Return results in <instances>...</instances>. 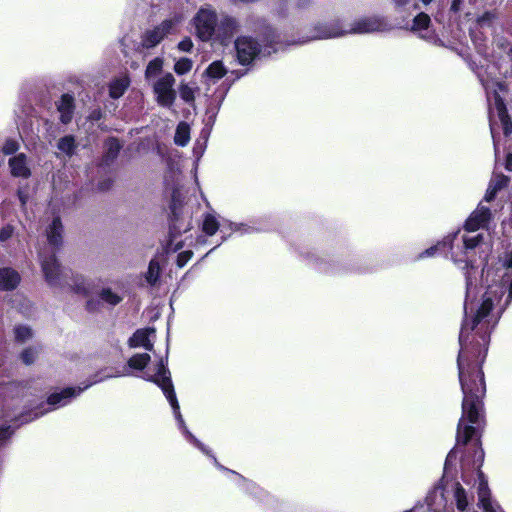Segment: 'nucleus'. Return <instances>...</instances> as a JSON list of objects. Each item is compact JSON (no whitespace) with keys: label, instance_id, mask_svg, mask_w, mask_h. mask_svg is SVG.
I'll return each instance as SVG.
<instances>
[{"label":"nucleus","instance_id":"dca6fc26","mask_svg":"<svg viewBox=\"0 0 512 512\" xmlns=\"http://www.w3.org/2000/svg\"><path fill=\"white\" fill-rule=\"evenodd\" d=\"M496 111L497 116L500 122L503 125L504 133L506 135L510 134L512 131V123L509 120L505 104L500 96L496 95L494 98V107L490 109V121L492 122V113Z\"/></svg>","mask_w":512,"mask_h":512},{"label":"nucleus","instance_id":"9b49d317","mask_svg":"<svg viewBox=\"0 0 512 512\" xmlns=\"http://www.w3.org/2000/svg\"><path fill=\"white\" fill-rule=\"evenodd\" d=\"M175 23L171 19L162 21L159 25L151 30H147L143 36L141 43L145 48H153L158 45L168 34H170Z\"/></svg>","mask_w":512,"mask_h":512},{"label":"nucleus","instance_id":"f3484780","mask_svg":"<svg viewBox=\"0 0 512 512\" xmlns=\"http://www.w3.org/2000/svg\"><path fill=\"white\" fill-rule=\"evenodd\" d=\"M57 110L60 114V121L63 124L71 122L74 111V98L69 94H64L57 102Z\"/></svg>","mask_w":512,"mask_h":512},{"label":"nucleus","instance_id":"f257e3e1","mask_svg":"<svg viewBox=\"0 0 512 512\" xmlns=\"http://www.w3.org/2000/svg\"><path fill=\"white\" fill-rule=\"evenodd\" d=\"M512 268V254L497 267L481 272V282L485 275V286L479 285V272L471 266L466 273L465 318L459 335L460 352L457 359L459 381L463 392L462 417L458 423L457 442L466 444L475 434V427L482 419L483 402L486 392L484 374L481 370L490 340L491 329L499 316L493 308L504 294L508 280L507 271Z\"/></svg>","mask_w":512,"mask_h":512},{"label":"nucleus","instance_id":"a19ab883","mask_svg":"<svg viewBox=\"0 0 512 512\" xmlns=\"http://www.w3.org/2000/svg\"><path fill=\"white\" fill-rule=\"evenodd\" d=\"M73 289L77 293L86 294L87 293V289H86L85 279L83 277H76L75 280H74Z\"/></svg>","mask_w":512,"mask_h":512},{"label":"nucleus","instance_id":"6e6d98bb","mask_svg":"<svg viewBox=\"0 0 512 512\" xmlns=\"http://www.w3.org/2000/svg\"><path fill=\"white\" fill-rule=\"evenodd\" d=\"M453 457V451H451L447 456V462L450 461Z\"/></svg>","mask_w":512,"mask_h":512},{"label":"nucleus","instance_id":"5701e85b","mask_svg":"<svg viewBox=\"0 0 512 512\" xmlns=\"http://www.w3.org/2000/svg\"><path fill=\"white\" fill-rule=\"evenodd\" d=\"M227 73V69L221 61L212 62L205 70L204 76L213 83L223 78Z\"/></svg>","mask_w":512,"mask_h":512},{"label":"nucleus","instance_id":"b1692460","mask_svg":"<svg viewBox=\"0 0 512 512\" xmlns=\"http://www.w3.org/2000/svg\"><path fill=\"white\" fill-rule=\"evenodd\" d=\"M174 141L179 146H186L190 141V127L186 122H180L176 128Z\"/></svg>","mask_w":512,"mask_h":512},{"label":"nucleus","instance_id":"4d7b16f0","mask_svg":"<svg viewBox=\"0 0 512 512\" xmlns=\"http://www.w3.org/2000/svg\"><path fill=\"white\" fill-rule=\"evenodd\" d=\"M263 53H264V54H270V53H271V50H270V49H269V50H266V49H265Z\"/></svg>","mask_w":512,"mask_h":512},{"label":"nucleus","instance_id":"4c0bfd02","mask_svg":"<svg viewBox=\"0 0 512 512\" xmlns=\"http://www.w3.org/2000/svg\"><path fill=\"white\" fill-rule=\"evenodd\" d=\"M179 93L180 97L187 103L193 102L195 99L194 88L187 83L180 84Z\"/></svg>","mask_w":512,"mask_h":512},{"label":"nucleus","instance_id":"7c9ffc66","mask_svg":"<svg viewBox=\"0 0 512 512\" xmlns=\"http://www.w3.org/2000/svg\"><path fill=\"white\" fill-rule=\"evenodd\" d=\"M429 24L430 17L426 13L421 12L414 17L411 30L415 32H420L424 29H427Z\"/></svg>","mask_w":512,"mask_h":512},{"label":"nucleus","instance_id":"de8ad7c7","mask_svg":"<svg viewBox=\"0 0 512 512\" xmlns=\"http://www.w3.org/2000/svg\"><path fill=\"white\" fill-rule=\"evenodd\" d=\"M505 167L507 170L512 171V154L507 155Z\"/></svg>","mask_w":512,"mask_h":512},{"label":"nucleus","instance_id":"2f4dec72","mask_svg":"<svg viewBox=\"0 0 512 512\" xmlns=\"http://www.w3.org/2000/svg\"><path fill=\"white\" fill-rule=\"evenodd\" d=\"M163 67V60L161 58H155L151 60L145 71V77L146 79H150L151 77L159 74Z\"/></svg>","mask_w":512,"mask_h":512},{"label":"nucleus","instance_id":"49530a36","mask_svg":"<svg viewBox=\"0 0 512 512\" xmlns=\"http://www.w3.org/2000/svg\"><path fill=\"white\" fill-rule=\"evenodd\" d=\"M462 0H452L451 11L458 12L461 9Z\"/></svg>","mask_w":512,"mask_h":512},{"label":"nucleus","instance_id":"c85d7f7f","mask_svg":"<svg viewBox=\"0 0 512 512\" xmlns=\"http://www.w3.org/2000/svg\"><path fill=\"white\" fill-rule=\"evenodd\" d=\"M150 361V355L147 353L136 354L128 360L129 368L143 370Z\"/></svg>","mask_w":512,"mask_h":512},{"label":"nucleus","instance_id":"603ef678","mask_svg":"<svg viewBox=\"0 0 512 512\" xmlns=\"http://www.w3.org/2000/svg\"><path fill=\"white\" fill-rule=\"evenodd\" d=\"M181 248H182L181 243H180V242H177V243H175L173 250H174V251H177V250H179V249H181Z\"/></svg>","mask_w":512,"mask_h":512},{"label":"nucleus","instance_id":"09e8293b","mask_svg":"<svg viewBox=\"0 0 512 512\" xmlns=\"http://www.w3.org/2000/svg\"><path fill=\"white\" fill-rule=\"evenodd\" d=\"M18 197H19V200H20L21 204L25 205V203L27 201V195L23 191L19 190L18 191Z\"/></svg>","mask_w":512,"mask_h":512},{"label":"nucleus","instance_id":"aec40b11","mask_svg":"<svg viewBox=\"0 0 512 512\" xmlns=\"http://www.w3.org/2000/svg\"><path fill=\"white\" fill-rule=\"evenodd\" d=\"M9 166L13 176L26 178L30 175V169L27 166L26 156L22 153L11 158L9 160Z\"/></svg>","mask_w":512,"mask_h":512},{"label":"nucleus","instance_id":"4468645a","mask_svg":"<svg viewBox=\"0 0 512 512\" xmlns=\"http://www.w3.org/2000/svg\"><path fill=\"white\" fill-rule=\"evenodd\" d=\"M155 336L154 328H146L137 330L129 339V346L132 348L143 347L146 350L152 351L153 343L151 338Z\"/></svg>","mask_w":512,"mask_h":512},{"label":"nucleus","instance_id":"e433bc0d","mask_svg":"<svg viewBox=\"0 0 512 512\" xmlns=\"http://www.w3.org/2000/svg\"><path fill=\"white\" fill-rule=\"evenodd\" d=\"M496 19L497 14L495 12H485L477 19L476 24L479 28H491Z\"/></svg>","mask_w":512,"mask_h":512},{"label":"nucleus","instance_id":"473e14b6","mask_svg":"<svg viewBox=\"0 0 512 512\" xmlns=\"http://www.w3.org/2000/svg\"><path fill=\"white\" fill-rule=\"evenodd\" d=\"M497 46L500 49L499 59L502 62H509L511 61V53H512V46L511 44L506 40H499L497 42Z\"/></svg>","mask_w":512,"mask_h":512},{"label":"nucleus","instance_id":"a18cd8bd","mask_svg":"<svg viewBox=\"0 0 512 512\" xmlns=\"http://www.w3.org/2000/svg\"><path fill=\"white\" fill-rule=\"evenodd\" d=\"M404 512H431V509L429 506L421 505V506H415L414 508H412L410 510H406Z\"/></svg>","mask_w":512,"mask_h":512},{"label":"nucleus","instance_id":"8fccbe9b","mask_svg":"<svg viewBox=\"0 0 512 512\" xmlns=\"http://www.w3.org/2000/svg\"><path fill=\"white\" fill-rule=\"evenodd\" d=\"M126 375H129V372L127 370H125L123 373H116V374H109V375H106V378H110V377H121V376H126Z\"/></svg>","mask_w":512,"mask_h":512},{"label":"nucleus","instance_id":"bb28decb","mask_svg":"<svg viewBox=\"0 0 512 512\" xmlns=\"http://www.w3.org/2000/svg\"><path fill=\"white\" fill-rule=\"evenodd\" d=\"M57 148L66 156H72L76 148L75 138L71 135L62 137L57 143Z\"/></svg>","mask_w":512,"mask_h":512},{"label":"nucleus","instance_id":"13d9d810","mask_svg":"<svg viewBox=\"0 0 512 512\" xmlns=\"http://www.w3.org/2000/svg\"><path fill=\"white\" fill-rule=\"evenodd\" d=\"M490 130H491V133L493 134V127L492 126L490 127Z\"/></svg>","mask_w":512,"mask_h":512},{"label":"nucleus","instance_id":"2eb2a0df","mask_svg":"<svg viewBox=\"0 0 512 512\" xmlns=\"http://www.w3.org/2000/svg\"><path fill=\"white\" fill-rule=\"evenodd\" d=\"M130 83V78L125 73L114 77L108 85L109 96L113 99L120 98L128 89Z\"/></svg>","mask_w":512,"mask_h":512},{"label":"nucleus","instance_id":"f8f14e48","mask_svg":"<svg viewBox=\"0 0 512 512\" xmlns=\"http://www.w3.org/2000/svg\"><path fill=\"white\" fill-rule=\"evenodd\" d=\"M457 235H458V232H456L453 235L447 236L446 238H444V240L442 242H439L435 246H432V247L426 249L424 252H422L419 255V258L421 259V258H425V257H431V256L435 255V253L438 250H440L441 247L449 246L450 249L452 250L451 257H452L453 261L455 263H457V264L465 263L464 267L467 268L468 267V262L471 261V260L470 259H466V256L463 253V248L459 252L458 251H454V247L452 245V242L457 237Z\"/></svg>","mask_w":512,"mask_h":512},{"label":"nucleus","instance_id":"a878e982","mask_svg":"<svg viewBox=\"0 0 512 512\" xmlns=\"http://www.w3.org/2000/svg\"><path fill=\"white\" fill-rule=\"evenodd\" d=\"M99 298L102 302L110 306H116L123 300V296L113 291L111 288H103L99 292Z\"/></svg>","mask_w":512,"mask_h":512},{"label":"nucleus","instance_id":"3c124183","mask_svg":"<svg viewBox=\"0 0 512 512\" xmlns=\"http://www.w3.org/2000/svg\"><path fill=\"white\" fill-rule=\"evenodd\" d=\"M398 7H402L408 4L409 0H393Z\"/></svg>","mask_w":512,"mask_h":512},{"label":"nucleus","instance_id":"20e7f679","mask_svg":"<svg viewBox=\"0 0 512 512\" xmlns=\"http://www.w3.org/2000/svg\"><path fill=\"white\" fill-rule=\"evenodd\" d=\"M143 378L147 381L153 382L157 384L163 391L167 400L169 401L176 420L178 421L179 428L186 435L187 439L193 443L198 449H200L204 454L209 455L210 451L207 447L201 443L186 427L185 422L180 413V407L176 398V394L174 392V387L170 378V372L166 368L164 360L161 359L153 372L150 370L146 371L143 375Z\"/></svg>","mask_w":512,"mask_h":512},{"label":"nucleus","instance_id":"ddd939ff","mask_svg":"<svg viewBox=\"0 0 512 512\" xmlns=\"http://www.w3.org/2000/svg\"><path fill=\"white\" fill-rule=\"evenodd\" d=\"M478 505L484 512H503L490 498L488 482L482 472L478 473Z\"/></svg>","mask_w":512,"mask_h":512},{"label":"nucleus","instance_id":"864d4df0","mask_svg":"<svg viewBox=\"0 0 512 512\" xmlns=\"http://www.w3.org/2000/svg\"><path fill=\"white\" fill-rule=\"evenodd\" d=\"M508 298H509L510 300L512 299V280H511L510 287H509V295H508Z\"/></svg>","mask_w":512,"mask_h":512},{"label":"nucleus","instance_id":"412c9836","mask_svg":"<svg viewBox=\"0 0 512 512\" xmlns=\"http://www.w3.org/2000/svg\"><path fill=\"white\" fill-rule=\"evenodd\" d=\"M227 221L228 220H224L222 223H220L215 215L208 213L204 216L202 230L208 236L214 235L220 227L222 228L221 232H224L225 228L227 227Z\"/></svg>","mask_w":512,"mask_h":512},{"label":"nucleus","instance_id":"423d86ee","mask_svg":"<svg viewBox=\"0 0 512 512\" xmlns=\"http://www.w3.org/2000/svg\"><path fill=\"white\" fill-rule=\"evenodd\" d=\"M175 78L171 73L161 75L152 85L158 105L171 108L176 100Z\"/></svg>","mask_w":512,"mask_h":512},{"label":"nucleus","instance_id":"4be33fe9","mask_svg":"<svg viewBox=\"0 0 512 512\" xmlns=\"http://www.w3.org/2000/svg\"><path fill=\"white\" fill-rule=\"evenodd\" d=\"M47 239L49 244L56 248L62 241V224L59 217H55L47 229Z\"/></svg>","mask_w":512,"mask_h":512},{"label":"nucleus","instance_id":"79ce46f5","mask_svg":"<svg viewBox=\"0 0 512 512\" xmlns=\"http://www.w3.org/2000/svg\"><path fill=\"white\" fill-rule=\"evenodd\" d=\"M18 149V144L14 140H7L2 148L4 154H12Z\"/></svg>","mask_w":512,"mask_h":512},{"label":"nucleus","instance_id":"cd10ccee","mask_svg":"<svg viewBox=\"0 0 512 512\" xmlns=\"http://www.w3.org/2000/svg\"><path fill=\"white\" fill-rule=\"evenodd\" d=\"M160 270L159 262L152 259L149 263L148 270L145 273V279L149 285L153 286L157 283L160 276Z\"/></svg>","mask_w":512,"mask_h":512},{"label":"nucleus","instance_id":"f704fd0d","mask_svg":"<svg viewBox=\"0 0 512 512\" xmlns=\"http://www.w3.org/2000/svg\"><path fill=\"white\" fill-rule=\"evenodd\" d=\"M227 227L230 229L231 232H236L241 235L244 234H250L256 231V229L248 224L245 223H233L230 221H227Z\"/></svg>","mask_w":512,"mask_h":512},{"label":"nucleus","instance_id":"9d476101","mask_svg":"<svg viewBox=\"0 0 512 512\" xmlns=\"http://www.w3.org/2000/svg\"><path fill=\"white\" fill-rule=\"evenodd\" d=\"M236 55L241 65L250 64L260 53L259 44L251 37L242 36L235 41Z\"/></svg>","mask_w":512,"mask_h":512},{"label":"nucleus","instance_id":"39448f33","mask_svg":"<svg viewBox=\"0 0 512 512\" xmlns=\"http://www.w3.org/2000/svg\"><path fill=\"white\" fill-rule=\"evenodd\" d=\"M491 218L490 210L482 204L472 212L465 222L466 234L462 236L463 253L466 259L471 258L473 250L478 247L482 240L481 234L470 235L480 228H484Z\"/></svg>","mask_w":512,"mask_h":512},{"label":"nucleus","instance_id":"ea45409f","mask_svg":"<svg viewBox=\"0 0 512 512\" xmlns=\"http://www.w3.org/2000/svg\"><path fill=\"white\" fill-rule=\"evenodd\" d=\"M193 252L190 250L183 251L179 253L177 257V265L181 268L187 264V262L191 259Z\"/></svg>","mask_w":512,"mask_h":512},{"label":"nucleus","instance_id":"c9c22d12","mask_svg":"<svg viewBox=\"0 0 512 512\" xmlns=\"http://www.w3.org/2000/svg\"><path fill=\"white\" fill-rule=\"evenodd\" d=\"M193 66V62L189 58H180L174 65V71L178 75H184L188 73Z\"/></svg>","mask_w":512,"mask_h":512},{"label":"nucleus","instance_id":"58836bf2","mask_svg":"<svg viewBox=\"0 0 512 512\" xmlns=\"http://www.w3.org/2000/svg\"><path fill=\"white\" fill-rule=\"evenodd\" d=\"M38 354H39V350L36 347H29V348H26L21 353V359L25 364L29 365V364H32L36 360Z\"/></svg>","mask_w":512,"mask_h":512},{"label":"nucleus","instance_id":"c03bdc74","mask_svg":"<svg viewBox=\"0 0 512 512\" xmlns=\"http://www.w3.org/2000/svg\"><path fill=\"white\" fill-rule=\"evenodd\" d=\"M13 234V227L10 226V225H7L5 227H3L1 230H0V241H6L8 240L9 238H11Z\"/></svg>","mask_w":512,"mask_h":512},{"label":"nucleus","instance_id":"7ed1b4c3","mask_svg":"<svg viewBox=\"0 0 512 512\" xmlns=\"http://www.w3.org/2000/svg\"><path fill=\"white\" fill-rule=\"evenodd\" d=\"M191 26L195 36L203 41H214L226 45L237 32L236 19L227 14H219L208 3L199 7L191 19Z\"/></svg>","mask_w":512,"mask_h":512},{"label":"nucleus","instance_id":"c756f323","mask_svg":"<svg viewBox=\"0 0 512 512\" xmlns=\"http://www.w3.org/2000/svg\"><path fill=\"white\" fill-rule=\"evenodd\" d=\"M14 337L18 343H25L33 337V332L28 326L18 325L14 328Z\"/></svg>","mask_w":512,"mask_h":512},{"label":"nucleus","instance_id":"6ab92c4d","mask_svg":"<svg viewBox=\"0 0 512 512\" xmlns=\"http://www.w3.org/2000/svg\"><path fill=\"white\" fill-rule=\"evenodd\" d=\"M509 183V178L503 174H494L490 180L484 200L487 202L492 201L498 191L506 187Z\"/></svg>","mask_w":512,"mask_h":512},{"label":"nucleus","instance_id":"393cba45","mask_svg":"<svg viewBox=\"0 0 512 512\" xmlns=\"http://www.w3.org/2000/svg\"><path fill=\"white\" fill-rule=\"evenodd\" d=\"M454 498L458 512H468L469 500L465 489L460 484L455 487Z\"/></svg>","mask_w":512,"mask_h":512},{"label":"nucleus","instance_id":"6e6552de","mask_svg":"<svg viewBox=\"0 0 512 512\" xmlns=\"http://www.w3.org/2000/svg\"><path fill=\"white\" fill-rule=\"evenodd\" d=\"M347 32L346 24L340 20L319 22L313 27L311 34L303 42L342 37Z\"/></svg>","mask_w":512,"mask_h":512},{"label":"nucleus","instance_id":"72a5a7b5","mask_svg":"<svg viewBox=\"0 0 512 512\" xmlns=\"http://www.w3.org/2000/svg\"><path fill=\"white\" fill-rule=\"evenodd\" d=\"M105 148H106V158L112 160L117 156L118 152L121 149V145L117 139L110 138L106 141Z\"/></svg>","mask_w":512,"mask_h":512},{"label":"nucleus","instance_id":"5fc2aeb1","mask_svg":"<svg viewBox=\"0 0 512 512\" xmlns=\"http://www.w3.org/2000/svg\"><path fill=\"white\" fill-rule=\"evenodd\" d=\"M424 5H428L432 2V0H420Z\"/></svg>","mask_w":512,"mask_h":512},{"label":"nucleus","instance_id":"0eeeda50","mask_svg":"<svg viewBox=\"0 0 512 512\" xmlns=\"http://www.w3.org/2000/svg\"><path fill=\"white\" fill-rule=\"evenodd\" d=\"M39 259L47 283L53 287L62 286L63 279L67 277V272L58 264L54 252L46 255L45 252L41 251L39 253Z\"/></svg>","mask_w":512,"mask_h":512},{"label":"nucleus","instance_id":"1a4fd4ad","mask_svg":"<svg viewBox=\"0 0 512 512\" xmlns=\"http://www.w3.org/2000/svg\"><path fill=\"white\" fill-rule=\"evenodd\" d=\"M347 34H365L382 32L389 29L388 23L381 17H365L346 25Z\"/></svg>","mask_w":512,"mask_h":512},{"label":"nucleus","instance_id":"a211bd4d","mask_svg":"<svg viewBox=\"0 0 512 512\" xmlns=\"http://www.w3.org/2000/svg\"><path fill=\"white\" fill-rule=\"evenodd\" d=\"M20 283V275L11 268L0 269V290L9 291L15 289Z\"/></svg>","mask_w":512,"mask_h":512},{"label":"nucleus","instance_id":"f03ea898","mask_svg":"<svg viewBox=\"0 0 512 512\" xmlns=\"http://www.w3.org/2000/svg\"><path fill=\"white\" fill-rule=\"evenodd\" d=\"M90 386L86 385L84 388L69 387L61 390L60 392L52 393L46 405L47 409L35 410L33 416L15 413V408L20 402V393L22 388L18 383L14 382H0V419L5 421L19 420L21 423L31 421L38 418L48 411L58 409L71 402L72 399L79 396L80 393Z\"/></svg>","mask_w":512,"mask_h":512},{"label":"nucleus","instance_id":"37998d69","mask_svg":"<svg viewBox=\"0 0 512 512\" xmlns=\"http://www.w3.org/2000/svg\"><path fill=\"white\" fill-rule=\"evenodd\" d=\"M179 50L182 52H190L193 48V42L189 37L184 38L182 41L178 44Z\"/></svg>","mask_w":512,"mask_h":512}]
</instances>
